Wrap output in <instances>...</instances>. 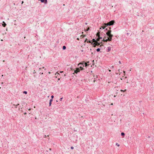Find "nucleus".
<instances>
[{"label": "nucleus", "instance_id": "obj_1", "mask_svg": "<svg viewBox=\"0 0 154 154\" xmlns=\"http://www.w3.org/2000/svg\"><path fill=\"white\" fill-rule=\"evenodd\" d=\"M111 31L108 30L107 32H106V34L107 35V36H108V38H109V40H112V38L113 36V35L111 34Z\"/></svg>", "mask_w": 154, "mask_h": 154}, {"label": "nucleus", "instance_id": "obj_2", "mask_svg": "<svg viewBox=\"0 0 154 154\" xmlns=\"http://www.w3.org/2000/svg\"><path fill=\"white\" fill-rule=\"evenodd\" d=\"M115 21L114 20H112L107 23H104L103 25L105 26L112 25H113Z\"/></svg>", "mask_w": 154, "mask_h": 154}, {"label": "nucleus", "instance_id": "obj_3", "mask_svg": "<svg viewBox=\"0 0 154 154\" xmlns=\"http://www.w3.org/2000/svg\"><path fill=\"white\" fill-rule=\"evenodd\" d=\"M109 38H108V37H106V36H105L103 38L102 41L104 42H107L108 41H111L112 40H109Z\"/></svg>", "mask_w": 154, "mask_h": 154}, {"label": "nucleus", "instance_id": "obj_4", "mask_svg": "<svg viewBox=\"0 0 154 154\" xmlns=\"http://www.w3.org/2000/svg\"><path fill=\"white\" fill-rule=\"evenodd\" d=\"M93 45H94L93 46L94 47H95L96 46H99L100 45V42H98L97 41L95 43H94L93 44Z\"/></svg>", "mask_w": 154, "mask_h": 154}, {"label": "nucleus", "instance_id": "obj_5", "mask_svg": "<svg viewBox=\"0 0 154 154\" xmlns=\"http://www.w3.org/2000/svg\"><path fill=\"white\" fill-rule=\"evenodd\" d=\"M38 0L41 1V2H42V3L44 2L45 4H46L47 3V0Z\"/></svg>", "mask_w": 154, "mask_h": 154}, {"label": "nucleus", "instance_id": "obj_6", "mask_svg": "<svg viewBox=\"0 0 154 154\" xmlns=\"http://www.w3.org/2000/svg\"><path fill=\"white\" fill-rule=\"evenodd\" d=\"M80 69L79 68H77L75 70L74 72L76 73H77L78 72H79Z\"/></svg>", "mask_w": 154, "mask_h": 154}, {"label": "nucleus", "instance_id": "obj_7", "mask_svg": "<svg viewBox=\"0 0 154 154\" xmlns=\"http://www.w3.org/2000/svg\"><path fill=\"white\" fill-rule=\"evenodd\" d=\"M2 25L3 26V27H5L6 26V24L5 22H4V21L3 22Z\"/></svg>", "mask_w": 154, "mask_h": 154}, {"label": "nucleus", "instance_id": "obj_8", "mask_svg": "<svg viewBox=\"0 0 154 154\" xmlns=\"http://www.w3.org/2000/svg\"><path fill=\"white\" fill-rule=\"evenodd\" d=\"M107 48V52H108L110 51L111 49V47H108Z\"/></svg>", "mask_w": 154, "mask_h": 154}, {"label": "nucleus", "instance_id": "obj_9", "mask_svg": "<svg viewBox=\"0 0 154 154\" xmlns=\"http://www.w3.org/2000/svg\"><path fill=\"white\" fill-rule=\"evenodd\" d=\"M97 36L98 37L99 36H100V33L99 32H97Z\"/></svg>", "mask_w": 154, "mask_h": 154}, {"label": "nucleus", "instance_id": "obj_10", "mask_svg": "<svg viewBox=\"0 0 154 154\" xmlns=\"http://www.w3.org/2000/svg\"><path fill=\"white\" fill-rule=\"evenodd\" d=\"M92 41L93 42H94V43H95L97 42V41H96L94 39H92Z\"/></svg>", "mask_w": 154, "mask_h": 154}, {"label": "nucleus", "instance_id": "obj_11", "mask_svg": "<svg viewBox=\"0 0 154 154\" xmlns=\"http://www.w3.org/2000/svg\"><path fill=\"white\" fill-rule=\"evenodd\" d=\"M121 134V135L123 136H124L125 135V134L124 132H122Z\"/></svg>", "mask_w": 154, "mask_h": 154}, {"label": "nucleus", "instance_id": "obj_12", "mask_svg": "<svg viewBox=\"0 0 154 154\" xmlns=\"http://www.w3.org/2000/svg\"><path fill=\"white\" fill-rule=\"evenodd\" d=\"M66 47L65 46H63V49L64 50L66 49Z\"/></svg>", "mask_w": 154, "mask_h": 154}, {"label": "nucleus", "instance_id": "obj_13", "mask_svg": "<svg viewBox=\"0 0 154 154\" xmlns=\"http://www.w3.org/2000/svg\"><path fill=\"white\" fill-rule=\"evenodd\" d=\"M19 104L18 103L17 104V105H15V104H13V105L14 106H15V108H17V106H19Z\"/></svg>", "mask_w": 154, "mask_h": 154}, {"label": "nucleus", "instance_id": "obj_14", "mask_svg": "<svg viewBox=\"0 0 154 154\" xmlns=\"http://www.w3.org/2000/svg\"><path fill=\"white\" fill-rule=\"evenodd\" d=\"M87 42V43H91L92 44H93V43L91 42V41L89 40Z\"/></svg>", "mask_w": 154, "mask_h": 154}, {"label": "nucleus", "instance_id": "obj_15", "mask_svg": "<svg viewBox=\"0 0 154 154\" xmlns=\"http://www.w3.org/2000/svg\"><path fill=\"white\" fill-rule=\"evenodd\" d=\"M96 51L97 52H99L100 51V49L99 48H98L97 49Z\"/></svg>", "mask_w": 154, "mask_h": 154}, {"label": "nucleus", "instance_id": "obj_16", "mask_svg": "<svg viewBox=\"0 0 154 154\" xmlns=\"http://www.w3.org/2000/svg\"><path fill=\"white\" fill-rule=\"evenodd\" d=\"M90 29V28L89 27H88L87 29L86 30H85V31H88V30H89Z\"/></svg>", "mask_w": 154, "mask_h": 154}, {"label": "nucleus", "instance_id": "obj_17", "mask_svg": "<svg viewBox=\"0 0 154 154\" xmlns=\"http://www.w3.org/2000/svg\"><path fill=\"white\" fill-rule=\"evenodd\" d=\"M23 94H27V92L26 91H24L23 92Z\"/></svg>", "mask_w": 154, "mask_h": 154}, {"label": "nucleus", "instance_id": "obj_18", "mask_svg": "<svg viewBox=\"0 0 154 154\" xmlns=\"http://www.w3.org/2000/svg\"><path fill=\"white\" fill-rule=\"evenodd\" d=\"M98 39H102V37H100V36H99L98 37Z\"/></svg>", "mask_w": 154, "mask_h": 154}, {"label": "nucleus", "instance_id": "obj_19", "mask_svg": "<svg viewBox=\"0 0 154 154\" xmlns=\"http://www.w3.org/2000/svg\"><path fill=\"white\" fill-rule=\"evenodd\" d=\"M102 26L101 27L103 28V29H104L105 28V27L106 26Z\"/></svg>", "mask_w": 154, "mask_h": 154}, {"label": "nucleus", "instance_id": "obj_20", "mask_svg": "<svg viewBox=\"0 0 154 154\" xmlns=\"http://www.w3.org/2000/svg\"><path fill=\"white\" fill-rule=\"evenodd\" d=\"M80 68L81 69V70H82L83 69V68L81 66L80 67Z\"/></svg>", "mask_w": 154, "mask_h": 154}, {"label": "nucleus", "instance_id": "obj_21", "mask_svg": "<svg viewBox=\"0 0 154 154\" xmlns=\"http://www.w3.org/2000/svg\"><path fill=\"white\" fill-rule=\"evenodd\" d=\"M53 99H51L50 100V102H52L53 101Z\"/></svg>", "mask_w": 154, "mask_h": 154}, {"label": "nucleus", "instance_id": "obj_22", "mask_svg": "<svg viewBox=\"0 0 154 154\" xmlns=\"http://www.w3.org/2000/svg\"><path fill=\"white\" fill-rule=\"evenodd\" d=\"M80 38H84L83 36V35H81L80 36Z\"/></svg>", "mask_w": 154, "mask_h": 154}, {"label": "nucleus", "instance_id": "obj_23", "mask_svg": "<svg viewBox=\"0 0 154 154\" xmlns=\"http://www.w3.org/2000/svg\"><path fill=\"white\" fill-rule=\"evenodd\" d=\"M116 145H117L118 146H120V145L119 144H118V143H116Z\"/></svg>", "mask_w": 154, "mask_h": 154}, {"label": "nucleus", "instance_id": "obj_24", "mask_svg": "<svg viewBox=\"0 0 154 154\" xmlns=\"http://www.w3.org/2000/svg\"><path fill=\"white\" fill-rule=\"evenodd\" d=\"M51 102H49V106H51Z\"/></svg>", "mask_w": 154, "mask_h": 154}, {"label": "nucleus", "instance_id": "obj_25", "mask_svg": "<svg viewBox=\"0 0 154 154\" xmlns=\"http://www.w3.org/2000/svg\"><path fill=\"white\" fill-rule=\"evenodd\" d=\"M85 66H88L87 64V63H85Z\"/></svg>", "mask_w": 154, "mask_h": 154}, {"label": "nucleus", "instance_id": "obj_26", "mask_svg": "<svg viewBox=\"0 0 154 154\" xmlns=\"http://www.w3.org/2000/svg\"><path fill=\"white\" fill-rule=\"evenodd\" d=\"M100 39H98V38L97 39V41L98 42H99L100 41Z\"/></svg>", "mask_w": 154, "mask_h": 154}, {"label": "nucleus", "instance_id": "obj_27", "mask_svg": "<svg viewBox=\"0 0 154 154\" xmlns=\"http://www.w3.org/2000/svg\"><path fill=\"white\" fill-rule=\"evenodd\" d=\"M71 149H74V147L73 146H71Z\"/></svg>", "mask_w": 154, "mask_h": 154}, {"label": "nucleus", "instance_id": "obj_28", "mask_svg": "<svg viewBox=\"0 0 154 154\" xmlns=\"http://www.w3.org/2000/svg\"><path fill=\"white\" fill-rule=\"evenodd\" d=\"M54 97V96H53V95H52V96H51V99H53V98Z\"/></svg>", "mask_w": 154, "mask_h": 154}, {"label": "nucleus", "instance_id": "obj_29", "mask_svg": "<svg viewBox=\"0 0 154 154\" xmlns=\"http://www.w3.org/2000/svg\"><path fill=\"white\" fill-rule=\"evenodd\" d=\"M63 99V97H62L60 99V101H61V100H62V99Z\"/></svg>", "mask_w": 154, "mask_h": 154}, {"label": "nucleus", "instance_id": "obj_30", "mask_svg": "<svg viewBox=\"0 0 154 154\" xmlns=\"http://www.w3.org/2000/svg\"><path fill=\"white\" fill-rule=\"evenodd\" d=\"M47 136L48 137V135L47 136H46V135H45V136H44V137L45 138V137H46Z\"/></svg>", "mask_w": 154, "mask_h": 154}, {"label": "nucleus", "instance_id": "obj_31", "mask_svg": "<svg viewBox=\"0 0 154 154\" xmlns=\"http://www.w3.org/2000/svg\"><path fill=\"white\" fill-rule=\"evenodd\" d=\"M87 38H86V39H85V41H84V42H86V41H87Z\"/></svg>", "mask_w": 154, "mask_h": 154}, {"label": "nucleus", "instance_id": "obj_32", "mask_svg": "<svg viewBox=\"0 0 154 154\" xmlns=\"http://www.w3.org/2000/svg\"><path fill=\"white\" fill-rule=\"evenodd\" d=\"M120 91L121 92H124V90H121Z\"/></svg>", "mask_w": 154, "mask_h": 154}, {"label": "nucleus", "instance_id": "obj_33", "mask_svg": "<svg viewBox=\"0 0 154 154\" xmlns=\"http://www.w3.org/2000/svg\"><path fill=\"white\" fill-rule=\"evenodd\" d=\"M101 43L102 45H100V47H101L102 46H103L102 44H103V43L102 44V42H101Z\"/></svg>", "mask_w": 154, "mask_h": 154}, {"label": "nucleus", "instance_id": "obj_34", "mask_svg": "<svg viewBox=\"0 0 154 154\" xmlns=\"http://www.w3.org/2000/svg\"><path fill=\"white\" fill-rule=\"evenodd\" d=\"M113 67H114V66H112V67H111V68L113 69Z\"/></svg>", "mask_w": 154, "mask_h": 154}, {"label": "nucleus", "instance_id": "obj_35", "mask_svg": "<svg viewBox=\"0 0 154 154\" xmlns=\"http://www.w3.org/2000/svg\"><path fill=\"white\" fill-rule=\"evenodd\" d=\"M63 72V71H60V73H62V72Z\"/></svg>", "mask_w": 154, "mask_h": 154}, {"label": "nucleus", "instance_id": "obj_36", "mask_svg": "<svg viewBox=\"0 0 154 154\" xmlns=\"http://www.w3.org/2000/svg\"><path fill=\"white\" fill-rule=\"evenodd\" d=\"M126 91V89H125L124 90V92H125Z\"/></svg>", "mask_w": 154, "mask_h": 154}, {"label": "nucleus", "instance_id": "obj_37", "mask_svg": "<svg viewBox=\"0 0 154 154\" xmlns=\"http://www.w3.org/2000/svg\"><path fill=\"white\" fill-rule=\"evenodd\" d=\"M26 112H24V115H26Z\"/></svg>", "mask_w": 154, "mask_h": 154}, {"label": "nucleus", "instance_id": "obj_38", "mask_svg": "<svg viewBox=\"0 0 154 154\" xmlns=\"http://www.w3.org/2000/svg\"><path fill=\"white\" fill-rule=\"evenodd\" d=\"M119 63H120H120H121V61H119Z\"/></svg>", "mask_w": 154, "mask_h": 154}, {"label": "nucleus", "instance_id": "obj_39", "mask_svg": "<svg viewBox=\"0 0 154 154\" xmlns=\"http://www.w3.org/2000/svg\"><path fill=\"white\" fill-rule=\"evenodd\" d=\"M83 37H85L86 36V35H83Z\"/></svg>", "mask_w": 154, "mask_h": 154}, {"label": "nucleus", "instance_id": "obj_40", "mask_svg": "<svg viewBox=\"0 0 154 154\" xmlns=\"http://www.w3.org/2000/svg\"><path fill=\"white\" fill-rule=\"evenodd\" d=\"M77 40H79V38H77Z\"/></svg>", "mask_w": 154, "mask_h": 154}, {"label": "nucleus", "instance_id": "obj_41", "mask_svg": "<svg viewBox=\"0 0 154 154\" xmlns=\"http://www.w3.org/2000/svg\"><path fill=\"white\" fill-rule=\"evenodd\" d=\"M57 74H58V72H56V73L55 74L56 75Z\"/></svg>", "mask_w": 154, "mask_h": 154}, {"label": "nucleus", "instance_id": "obj_42", "mask_svg": "<svg viewBox=\"0 0 154 154\" xmlns=\"http://www.w3.org/2000/svg\"><path fill=\"white\" fill-rule=\"evenodd\" d=\"M49 150H51V148H50L49 149Z\"/></svg>", "mask_w": 154, "mask_h": 154}, {"label": "nucleus", "instance_id": "obj_43", "mask_svg": "<svg viewBox=\"0 0 154 154\" xmlns=\"http://www.w3.org/2000/svg\"><path fill=\"white\" fill-rule=\"evenodd\" d=\"M1 84H3V82H2V83H1Z\"/></svg>", "mask_w": 154, "mask_h": 154}, {"label": "nucleus", "instance_id": "obj_44", "mask_svg": "<svg viewBox=\"0 0 154 154\" xmlns=\"http://www.w3.org/2000/svg\"><path fill=\"white\" fill-rule=\"evenodd\" d=\"M23 1H22V4H23Z\"/></svg>", "mask_w": 154, "mask_h": 154}, {"label": "nucleus", "instance_id": "obj_45", "mask_svg": "<svg viewBox=\"0 0 154 154\" xmlns=\"http://www.w3.org/2000/svg\"><path fill=\"white\" fill-rule=\"evenodd\" d=\"M105 30H107V29H106Z\"/></svg>", "mask_w": 154, "mask_h": 154}, {"label": "nucleus", "instance_id": "obj_46", "mask_svg": "<svg viewBox=\"0 0 154 154\" xmlns=\"http://www.w3.org/2000/svg\"><path fill=\"white\" fill-rule=\"evenodd\" d=\"M48 73H49V74H50V73H51V72H48Z\"/></svg>", "mask_w": 154, "mask_h": 154}, {"label": "nucleus", "instance_id": "obj_47", "mask_svg": "<svg viewBox=\"0 0 154 154\" xmlns=\"http://www.w3.org/2000/svg\"><path fill=\"white\" fill-rule=\"evenodd\" d=\"M85 24L87 25V23H85Z\"/></svg>", "mask_w": 154, "mask_h": 154}, {"label": "nucleus", "instance_id": "obj_48", "mask_svg": "<svg viewBox=\"0 0 154 154\" xmlns=\"http://www.w3.org/2000/svg\"><path fill=\"white\" fill-rule=\"evenodd\" d=\"M109 72H110V71H111V70H109Z\"/></svg>", "mask_w": 154, "mask_h": 154}, {"label": "nucleus", "instance_id": "obj_49", "mask_svg": "<svg viewBox=\"0 0 154 154\" xmlns=\"http://www.w3.org/2000/svg\"><path fill=\"white\" fill-rule=\"evenodd\" d=\"M111 105H113V103H111Z\"/></svg>", "mask_w": 154, "mask_h": 154}, {"label": "nucleus", "instance_id": "obj_50", "mask_svg": "<svg viewBox=\"0 0 154 154\" xmlns=\"http://www.w3.org/2000/svg\"><path fill=\"white\" fill-rule=\"evenodd\" d=\"M42 68L44 69V67H42Z\"/></svg>", "mask_w": 154, "mask_h": 154}, {"label": "nucleus", "instance_id": "obj_51", "mask_svg": "<svg viewBox=\"0 0 154 154\" xmlns=\"http://www.w3.org/2000/svg\"><path fill=\"white\" fill-rule=\"evenodd\" d=\"M148 137H149V138H150V136H148Z\"/></svg>", "mask_w": 154, "mask_h": 154}, {"label": "nucleus", "instance_id": "obj_52", "mask_svg": "<svg viewBox=\"0 0 154 154\" xmlns=\"http://www.w3.org/2000/svg\"><path fill=\"white\" fill-rule=\"evenodd\" d=\"M58 80H60V79L59 78L58 79Z\"/></svg>", "mask_w": 154, "mask_h": 154}, {"label": "nucleus", "instance_id": "obj_53", "mask_svg": "<svg viewBox=\"0 0 154 154\" xmlns=\"http://www.w3.org/2000/svg\"><path fill=\"white\" fill-rule=\"evenodd\" d=\"M124 73H125V71H124Z\"/></svg>", "mask_w": 154, "mask_h": 154}, {"label": "nucleus", "instance_id": "obj_54", "mask_svg": "<svg viewBox=\"0 0 154 154\" xmlns=\"http://www.w3.org/2000/svg\"><path fill=\"white\" fill-rule=\"evenodd\" d=\"M82 34H83V32H82Z\"/></svg>", "mask_w": 154, "mask_h": 154}, {"label": "nucleus", "instance_id": "obj_55", "mask_svg": "<svg viewBox=\"0 0 154 154\" xmlns=\"http://www.w3.org/2000/svg\"><path fill=\"white\" fill-rule=\"evenodd\" d=\"M30 110V109H29V110Z\"/></svg>", "mask_w": 154, "mask_h": 154}, {"label": "nucleus", "instance_id": "obj_56", "mask_svg": "<svg viewBox=\"0 0 154 154\" xmlns=\"http://www.w3.org/2000/svg\"><path fill=\"white\" fill-rule=\"evenodd\" d=\"M1 40L2 41H3V40H2V39Z\"/></svg>", "mask_w": 154, "mask_h": 154}, {"label": "nucleus", "instance_id": "obj_57", "mask_svg": "<svg viewBox=\"0 0 154 154\" xmlns=\"http://www.w3.org/2000/svg\"><path fill=\"white\" fill-rule=\"evenodd\" d=\"M65 75H65H65H64V76H65Z\"/></svg>", "mask_w": 154, "mask_h": 154}]
</instances>
